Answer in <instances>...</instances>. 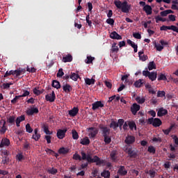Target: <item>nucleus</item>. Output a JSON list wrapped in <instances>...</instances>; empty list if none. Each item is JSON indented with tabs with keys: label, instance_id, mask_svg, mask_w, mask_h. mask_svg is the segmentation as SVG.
Returning <instances> with one entry per match:
<instances>
[{
	"label": "nucleus",
	"instance_id": "052dcab7",
	"mask_svg": "<svg viewBox=\"0 0 178 178\" xmlns=\"http://www.w3.org/2000/svg\"><path fill=\"white\" fill-rule=\"evenodd\" d=\"M65 74L63 72V69L60 68L58 72L57 73V77H62Z\"/></svg>",
	"mask_w": 178,
	"mask_h": 178
},
{
	"label": "nucleus",
	"instance_id": "49530a36",
	"mask_svg": "<svg viewBox=\"0 0 178 178\" xmlns=\"http://www.w3.org/2000/svg\"><path fill=\"white\" fill-rule=\"evenodd\" d=\"M48 173H50V175H56L58 173V170L54 168H49Z\"/></svg>",
	"mask_w": 178,
	"mask_h": 178
},
{
	"label": "nucleus",
	"instance_id": "c756f323",
	"mask_svg": "<svg viewBox=\"0 0 178 178\" xmlns=\"http://www.w3.org/2000/svg\"><path fill=\"white\" fill-rule=\"evenodd\" d=\"M89 163H97L96 162H90V161H87V162L82 163L80 165L79 170H83V169H86V168H88Z\"/></svg>",
	"mask_w": 178,
	"mask_h": 178
},
{
	"label": "nucleus",
	"instance_id": "69168bd1",
	"mask_svg": "<svg viewBox=\"0 0 178 178\" xmlns=\"http://www.w3.org/2000/svg\"><path fill=\"white\" fill-rule=\"evenodd\" d=\"M51 138H52V137L49 135H47L44 136V140H47V144H51Z\"/></svg>",
	"mask_w": 178,
	"mask_h": 178
},
{
	"label": "nucleus",
	"instance_id": "5fc2aeb1",
	"mask_svg": "<svg viewBox=\"0 0 178 178\" xmlns=\"http://www.w3.org/2000/svg\"><path fill=\"white\" fill-rule=\"evenodd\" d=\"M26 130L27 133H33V128H31V126H30V124H26Z\"/></svg>",
	"mask_w": 178,
	"mask_h": 178
},
{
	"label": "nucleus",
	"instance_id": "aec40b11",
	"mask_svg": "<svg viewBox=\"0 0 178 178\" xmlns=\"http://www.w3.org/2000/svg\"><path fill=\"white\" fill-rule=\"evenodd\" d=\"M77 113H79V108L77 107H74L72 110H70L68 111V114L70 115V116H72V118L76 116Z\"/></svg>",
	"mask_w": 178,
	"mask_h": 178
},
{
	"label": "nucleus",
	"instance_id": "0eeeda50",
	"mask_svg": "<svg viewBox=\"0 0 178 178\" xmlns=\"http://www.w3.org/2000/svg\"><path fill=\"white\" fill-rule=\"evenodd\" d=\"M99 129L102 131V135L103 137H106L111 134V129L107 127L100 126Z\"/></svg>",
	"mask_w": 178,
	"mask_h": 178
},
{
	"label": "nucleus",
	"instance_id": "39448f33",
	"mask_svg": "<svg viewBox=\"0 0 178 178\" xmlns=\"http://www.w3.org/2000/svg\"><path fill=\"white\" fill-rule=\"evenodd\" d=\"M161 31H167V30H172V31H175V33H178V27L175 25H171L170 26L163 25L160 27Z\"/></svg>",
	"mask_w": 178,
	"mask_h": 178
},
{
	"label": "nucleus",
	"instance_id": "f257e3e1",
	"mask_svg": "<svg viewBox=\"0 0 178 178\" xmlns=\"http://www.w3.org/2000/svg\"><path fill=\"white\" fill-rule=\"evenodd\" d=\"M81 155L76 153L73 155L72 159L75 161H88V162H95L97 166H104L105 165V160L101 159L98 156L95 155L91 156L90 154H87L84 151L81 152Z\"/></svg>",
	"mask_w": 178,
	"mask_h": 178
},
{
	"label": "nucleus",
	"instance_id": "bb28decb",
	"mask_svg": "<svg viewBox=\"0 0 178 178\" xmlns=\"http://www.w3.org/2000/svg\"><path fill=\"white\" fill-rule=\"evenodd\" d=\"M72 60H73V56H72V55L70 54L63 57V62H64V63H66L67 62H72Z\"/></svg>",
	"mask_w": 178,
	"mask_h": 178
},
{
	"label": "nucleus",
	"instance_id": "2eb2a0df",
	"mask_svg": "<svg viewBox=\"0 0 178 178\" xmlns=\"http://www.w3.org/2000/svg\"><path fill=\"white\" fill-rule=\"evenodd\" d=\"M117 173L120 176H126L127 175V170H126L124 165H120Z\"/></svg>",
	"mask_w": 178,
	"mask_h": 178
},
{
	"label": "nucleus",
	"instance_id": "58836bf2",
	"mask_svg": "<svg viewBox=\"0 0 178 178\" xmlns=\"http://www.w3.org/2000/svg\"><path fill=\"white\" fill-rule=\"evenodd\" d=\"M143 83H144V80L139 79L134 83V86H135V87L140 88V87H141V85H143Z\"/></svg>",
	"mask_w": 178,
	"mask_h": 178
},
{
	"label": "nucleus",
	"instance_id": "f704fd0d",
	"mask_svg": "<svg viewBox=\"0 0 178 178\" xmlns=\"http://www.w3.org/2000/svg\"><path fill=\"white\" fill-rule=\"evenodd\" d=\"M85 83L88 86H91V84H95V79L86 78L85 79Z\"/></svg>",
	"mask_w": 178,
	"mask_h": 178
},
{
	"label": "nucleus",
	"instance_id": "a18cd8bd",
	"mask_svg": "<svg viewBox=\"0 0 178 178\" xmlns=\"http://www.w3.org/2000/svg\"><path fill=\"white\" fill-rule=\"evenodd\" d=\"M20 98H22V96L20 95L15 96V98L11 100V104H13V105L16 104Z\"/></svg>",
	"mask_w": 178,
	"mask_h": 178
},
{
	"label": "nucleus",
	"instance_id": "680f3d73",
	"mask_svg": "<svg viewBox=\"0 0 178 178\" xmlns=\"http://www.w3.org/2000/svg\"><path fill=\"white\" fill-rule=\"evenodd\" d=\"M133 37L136 38V40H141V34H140V33H134Z\"/></svg>",
	"mask_w": 178,
	"mask_h": 178
},
{
	"label": "nucleus",
	"instance_id": "20e7f679",
	"mask_svg": "<svg viewBox=\"0 0 178 178\" xmlns=\"http://www.w3.org/2000/svg\"><path fill=\"white\" fill-rule=\"evenodd\" d=\"M147 124H152L154 127H159V126L162 125V121L159 118H150L147 120Z\"/></svg>",
	"mask_w": 178,
	"mask_h": 178
},
{
	"label": "nucleus",
	"instance_id": "f8f14e48",
	"mask_svg": "<svg viewBox=\"0 0 178 178\" xmlns=\"http://www.w3.org/2000/svg\"><path fill=\"white\" fill-rule=\"evenodd\" d=\"M92 111H97V109H98V108H104V104H102V101H97L94 102L92 104Z\"/></svg>",
	"mask_w": 178,
	"mask_h": 178
},
{
	"label": "nucleus",
	"instance_id": "a211bd4d",
	"mask_svg": "<svg viewBox=\"0 0 178 178\" xmlns=\"http://www.w3.org/2000/svg\"><path fill=\"white\" fill-rule=\"evenodd\" d=\"M32 138L35 141H38L41 138V134L38 133V129H34V134L32 136Z\"/></svg>",
	"mask_w": 178,
	"mask_h": 178
},
{
	"label": "nucleus",
	"instance_id": "13d9d810",
	"mask_svg": "<svg viewBox=\"0 0 178 178\" xmlns=\"http://www.w3.org/2000/svg\"><path fill=\"white\" fill-rule=\"evenodd\" d=\"M136 101H137L138 104H144V102H145V99L141 98L140 97H137Z\"/></svg>",
	"mask_w": 178,
	"mask_h": 178
},
{
	"label": "nucleus",
	"instance_id": "423d86ee",
	"mask_svg": "<svg viewBox=\"0 0 178 178\" xmlns=\"http://www.w3.org/2000/svg\"><path fill=\"white\" fill-rule=\"evenodd\" d=\"M88 131L89 132L90 138H95L97 134H98V129L95 127H89L88 128Z\"/></svg>",
	"mask_w": 178,
	"mask_h": 178
},
{
	"label": "nucleus",
	"instance_id": "1a4fd4ad",
	"mask_svg": "<svg viewBox=\"0 0 178 178\" xmlns=\"http://www.w3.org/2000/svg\"><path fill=\"white\" fill-rule=\"evenodd\" d=\"M67 132V129H58L57 131V138H59V140H63V138L65 137L66 133Z\"/></svg>",
	"mask_w": 178,
	"mask_h": 178
},
{
	"label": "nucleus",
	"instance_id": "5701e85b",
	"mask_svg": "<svg viewBox=\"0 0 178 178\" xmlns=\"http://www.w3.org/2000/svg\"><path fill=\"white\" fill-rule=\"evenodd\" d=\"M138 56L140 60H142V62H145L148 59V56L144 54V51H140L138 52Z\"/></svg>",
	"mask_w": 178,
	"mask_h": 178
},
{
	"label": "nucleus",
	"instance_id": "473e14b6",
	"mask_svg": "<svg viewBox=\"0 0 178 178\" xmlns=\"http://www.w3.org/2000/svg\"><path fill=\"white\" fill-rule=\"evenodd\" d=\"M51 86L56 88V90H59V88H60V83L56 80H54L52 81Z\"/></svg>",
	"mask_w": 178,
	"mask_h": 178
},
{
	"label": "nucleus",
	"instance_id": "a878e982",
	"mask_svg": "<svg viewBox=\"0 0 178 178\" xmlns=\"http://www.w3.org/2000/svg\"><path fill=\"white\" fill-rule=\"evenodd\" d=\"M63 91H65V92H70V91H72V88L70 84L65 83L63 86Z\"/></svg>",
	"mask_w": 178,
	"mask_h": 178
},
{
	"label": "nucleus",
	"instance_id": "4c0bfd02",
	"mask_svg": "<svg viewBox=\"0 0 178 178\" xmlns=\"http://www.w3.org/2000/svg\"><path fill=\"white\" fill-rule=\"evenodd\" d=\"M72 138L73 140H79V133L76 129L72 130Z\"/></svg>",
	"mask_w": 178,
	"mask_h": 178
},
{
	"label": "nucleus",
	"instance_id": "9d476101",
	"mask_svg": "<svg viewBox=\"0 0 178 178\" xmlns=\"http://www.w3.org/2000/svg\"><path fill=\"white\" fill-rule=\"evenodd\" d=\"M126 152L129 155L131 158H136L137 156V153L133 150V147L128 146L125 149Z\"/></svg>",
	"mask_w": 178,
	"mask_h": 178
},
{
	"label": "nucleus",
	"instance_id": "72a5a7b5",
	"mask_svg": "<svg viewBox=\"0 0 178 178\" xmlns=\"http://www.w3.org/2000/svg\"><path fill=\"white\" fill-rule=\"evenodd\" d=\"M79 78H80V76H79L78 74H76L74 72H72L71 75L70 76V79H71L74 81H77V80H79Z\"/></svg>",
	"mask_w": 178,
	"mask_h": 178
},
{
	"label": "nucleus",
	"instance_id": "2f4dec72",
	"mask_svg": "<svg viewBox=\"0 0 178 178\" xmlns=\"http://www.w3.org/2000/svg\"><path fill=\"white\" fill-rule=\"evenodd\" d=\"M156 76H157L156 72H152L149 74L148 78L149 79V80H151V81H155V80H156Z\"/></svg>",
	"mask_w": 178,
	"mask_h": 178
},
{
	"label": "nucleus",
	"instance_id": "79ce46f5",
	"mask_svg": "<svg viewBox=\"0 0 178 178\" xmlns=\"http://www.w3.org/2000/svg\"><path fill=\"white\" fill-rule=\"evenodd\" d=\"M69 152V149L65 147H60L58 150V154H63V155L67 154Z\"/></svg>",
	"mask_w": 178,
	"mask_h": 178
},
{
	"label": "nucleus",
	"instance_id": "4d7b16f0",
	"mask_svg": "<svg viewBox=\"0 0 178 178\" xmlns=\"http://www.w3.org/2000/svg\"><path fill=\"white\" fill-rule=\"evenodd\" d=\"M107 24H110V26H113L115 24V20L112 18H108L106 19Z\"/></svg>",
	"mask_w": 178,
	"mask_h": 178
},
{
	"label": "nucleus",
	"instance_id": "338daca9",
	"mask_svg": "<svg viewBox=\"0 0 178 178\" xmlns=\"http://www.w3.org/2000/svg\"><path fill=\"white\" fill-rule=\"evenodd\" d=\"M168 19L170 22H176V16L175 15H169Z\"/></svg>",
	"mask_w": 178,
	"mask_h": 178
},
{
	"label": "nucleus",
	"instance_id": "b1692460",
	"mask_svg": "<svg viewBox=\"0 0 178 178\" xmlns=\"http://www.w3.org/2000/svg\"><path fill=\"white\" fill-rule=\"evenodd\" d=\"M117 155H118V152L116 150H113L110 154L111 159L113 162L117 161L118 160V156H116Z\"/></svg>",
	"mask_w": 178,
	"mask_h": 178
},
{
	"label": "nucleus",
	"instance_id": "a19ab883",
	"mask_svg": "<svg viewBox=\"0 0 178 178\" xmlns=\"http://www.w3.org/2000/svg\"><path fill=\"white\" fill-rule=\"evenodd\" d=\"M104 141L106 145L111 144V143H112V138L109 136V135L108 136H104Z\"/></svg>",
	"mask_w": 178,
	"mask_h": 178
},
{
	"label": "nucleus",
	"instance_id": "e433bc0d",
	"mask_svg": "<svg viewBox=\"0 0 178 178\" xmlns=\"http://www.w3.org/2000/svg\"><path fill=\"white\" fill-rule=\"evenodd\" d=\"M16 118L15 116H9L7 118V123H10V124H15Z\"/></svg>",
	"mask_w": 178,
	"mask_h": 178
},
{
	"label": "nucleus",
	"instance_id": "de8ad7c7",
	"mask_svg": "<svg viewBox=\"0 0 178 178\" xmlns=\"http://www.w3.org/2000/svg\"><path fill=\"white\" fill-rule=\"evenodd\" d=\"M22 95H20L19 97L23 98V97H29L30 95V91L27 90H22Z\"/></svg>",
	"mask_w": 178,
	"mask_h": 178
},
{
	"label": "nucleus",
	"instance_id": "37998d69",
	"mask_svg": "<svg viewBox=\"0 0 178 178\" xmlns=\"http://www.w3.org/2000/svg\"><path fill=\"white\" fill-rule=\"evenodd\" d=\"M156 65H155V63L154 61L149 62L148 64V70H153V69H156Z\"/></svg>",
	"mask_w": 178,
	"mask_h": 178
},
{
	"label": "nucleus",
	"instance_id": "3c124183",
	"mask_svg": "<svg viewBox=\"0 0 178 178\" xmlns=\"http://www.w3.org/2000/svg\"><path fill=\"white\" fill-rule=\"evenodd\" d=\"M24 120H26L24 115H21L17 118L15 122H17V123H22V122H24Z\"/></svg>",
	"mask_w": 178,
	"mask_h": 178
},
{
	"label": "nucleus",
	"instance_id": "cd10ccee",
	"mask_svg": "<svg viewBox=\"0 0 178 178\" xmlns=\"http://www.w3.org/2000/svg\"><path fill=\"white\" fill-rule=\"evenodd\" d=\"M128 126L130 130H137V125L134 121L128 122Z\"/></svg>",
	"mask_w": 178,
	"mask_h": 178
},
{
	"label": "nucleus",
	"instance_id": "ddd939ff",
	"mask_svg": "<svg viewBox=\"0 0 178 178\" xmlns=\"http://www.w3.org/2000/svg\"><path fill=\"white\" fill-rule=\"evenodd\" d=\"M136 141V137L133 136H128L126 137L124 143L127 144V145H130V144H134Z\"/></svg>",
	"mask_w": 178,
	"mask_h": 178
},
{
	"label": "nucleus",
	"instance_id": "0e129e2a",
	"mask_svg": "<svg viewBox=\"0 0 178 178\" xmlns=\"http://www.w3.org/2000/svg\"><path fill=\"white\" fill-rule=\"evenodd\" d=\"M117 123L118 124V127H122V126H123V124H124V120L119 119Z\"/></svg>",
	"mask_w": 178,
	"mask_h": 178
},
{
	"label": "nucleus",
	"instance_id": "8fccbe9b",
	"mask_svg": "<svg viewBox=\"0 0 178 178\" xmlns=\"http://www.w3.org/2000/svg\"><path fill=\"white\" fill-rule=\"evenodd\" d=\"M165 95H166V92H165V91L163 90H159L157 92V97L158 98H163V97H165Z\"/></svg>",
	"mask_w": 178,
	"mask_h": 178
},
{
	"label": "nucleus",
	"instance_id": "dca6fc26",
	"mask_svg": "<svg viewBox=\"0 0 178 178\" xmlns=\"http://www.w3.org/2000/svg\"><path fill=\"white\" fill-rule=\"evenodd\" d=\"M10 145V140L8 138L2 139L0 143V148H3V147H9Z\"/></svg>",
	"mask_w": 178,
	"mask_h": 178
},
{
	"label": "nucleus",
	"instance_id": "9b49d317",
	"mask_svg": "<svg viewBox=\"0 0 178 178\" xmlns=\"http://www.w3.org/2000/svg\"><path fill=\"white\" fill-rule=\"evenodd\" d=\"M40 111H38V108L37 107H31L26 110V115L28 116H33L35 113H38Z\"/></svg>",
	"mask_w": 178,
	"mask_h": 178
},
{
	"label": "nucleus",
	"instance_id": "6ab92c4d",
	"mask_svg": "<svg viewBox=\"0 0 178 178\" xmlns=\"http://www.w3.org/2000/svg\"><path fill=\"white\" fill-rule=\"evenodd\" d=\"M110 52L111 54H118L119 52V47H118V44L116 42H113L112 44Z\"/></svg>",
	"mask_w": 178,
	"mask_h": 178
},
{
	"label": "nucleus",
	"instance_id": "4468645a",
	"mask_svg": "<svg viewBox=\"0 0 178 178\" xmlns=\"http://www.w3.org/2000/svg\"><path fill=\"white\" fill-rule=\"evenodd\" d=\"M140 105L137 104V103H134L131 107V112L134 115H137V112L140 111Z\"/></svg>",
	"mask_w": 178,
	"mask_h": 178
},
{
	"label": "nucleus",
	"instance_id": "603ef678",
	"mask_svg": "<svg viewBox=\"0 0 178 178\" xmlns=\"http://www.w3.org/2000/svg\"><path fill=\"white\" fill-rule=\"evenodd\" d=\"M166 81V80H168V79L166 78V76L163 74H160V75L158 77V81Z\"/></svg>",
	"mask_w": 178,
	"mask_h": 178
},
{
	"label": "nucleus",
	"instance_id": "09e8293b",
	"mask_svg": "<svg viewBox=\"0 0 178 178\" xmlns=\"http://www.w3.org/2000/svg\"><path fill=\"white\" fill-rule=\"evenodd\" d=\"M1 162L3 165H8L9 163V157L8 156H3Z\"/></svg>",
	"mask_w": 178,
	"mask_h": 178
},
{
	"label": "nucleus",
	"instance_id": "bf43d9fd",
	"mask_svg": "<svg viewBox=\"0 0 178 178\" xmlns=\"http://www.w3.org/2000/svg\"><path fill=\"white\" fill-rule=\"evenodd\" d=\"M86 22L88 23L89 27H91V26H92V22L91 20H90V14H88L86 16Z\"/></svg>",
	"mask_w": 178,
	"mask_h": 178
},
{
	"label": "nucleus",
	"instance_id": "4be33fe9",
	"mask_svg": "<svg viewBox=\"0 0 178 178\" xmlns=\"http://www.w3.org/2000/svg\"><path fill=\"white\" fill-rule=\"evenodd\" d=\"M165 115H168V110L162 108H160L157 112V116L159 118H161L162 116H165Z\"/></svg>",
	"mask_w": 178,
	"mask_h": 178
},
{
	"label": "nucleus",
	"instance_id": "393cba45",
	"mask_svg": "<svg viewBox=\"0 0 178 178\" xmlns=\"http://www.w3.org/2000/svg\"><path fill=\"white\" fill-rule=\"evenodd\" d=\"M90 139L87 136L81 139L80 141V144H81L82 145H90Z\"/></svg>",
	"mask_w": 178,
	"mask_h": 178
},
{
	"label": "nucleus",
	"instance_id": "412c9836",
	"mask_svg": "<svg viewBox=\"0 0 178 178\" xmlns=\"http://www.w3.org/2000/svg\"><path fill=\"white\" fill-rule=\"evenodd\" d=\"M110 38H112V40H122V35H119L116 31H113L110 34Z\"/></svg>",
	"mask_w": 178,
	"mask_h": 178
},
{
	"label": "nucleus",
	"instance_id": "ea45409f",
	"mask_svg": "<svg viewBox=\"0 0 178 178\" xmlns=\"http://www.w3.org/2000/svg\"><path fill=\"white\" fill-rule=\"evenodd\" d=\"M154 48H156V51H159V52H161L162 49H163V46L159 43H154Z\"/></svg>",
	"mask_w": 178,
	"mask_h": 178
},
{
	"label": "nucleus",
	"instance_id": "e2e57ef3",
	"mask_svg": "<svg viewBox=\"0 0 178 178\" xmlns=\"http://www.w3.org/2000/svg\"><path fill=\"white\" fill-rule=\"evenodd\" d=\"M87 61L86 63L90 64V63H92V60H94V59H95V58L92 57L91 56H88L87 57Z\"/></svg>",
	"mask_w": 178,
	"mask_h": 178
},
{
	"label": "nucleus",
	"instance_id": "c9c22d12",
	"mask_svg": "<svg viewBox=\"0 0 178 178\" xmlns=\"http://www.w3.org/2000/svg\"><path fill=\"white\" fill-rule=\"evenodd\" d=\"M118 127H119V124H118V122H116L115 121H111L110 124V128L113 129V130H116Z\"/></svg>",
	"mask_w": 178,
	"mask_h": 178
},
{
	"label": "nucleus",
	"instance_id": "774afa93",
	"mask_svg": "<svg viewBox=\"0 0 178 178\" xmlns=\"http://www.w3.org/2000/svg\"><path fill=\"white\" fill-rule=\"evenodd\" d=\"M131 46L132 48H134V52H135V53L137 52L138 46L137 44H136V43H134V42H132V44H131Z\"/></svg>",
	"mask_w": 178,
	"mask_h": 178
},
{
	"label": "nucleus",
	"instance_id": "c03bdc74",
	"mask_svg": "<svg viewBox=\"0 0 178 178\" xmlns=\"http://www.w3.org/2000/svg\"><path fill=\"white\" fill-rule=\"evenodd\" d=\"M10 86H13V83L10 82V83H3V90H8L10 88Z\"/></svg>",
	"mask_w": 178,
	"mask_h": 178
},
{
	"label": "nucleus",
	"instance_id": "c85d7f7f",
	"mask_svg": "<svg viewBox=\"0 0 178 178\" xmlns=\"http://www.w3.org/2000/svg\"><path fill=\"white\" fill-rule=\"evenodd\" d=\"M42 129H43L44 133H45V134L51 136L52 134V133H53V132H50L49 127H48V125H47L45 124H44L42 125Z\"/></svg>",
	"mask_w": 178,
	"mask_h": 178
},
{
	"label": "nucleus",
	"instance_id": "7c9ffc66",
	"mask_svg": "<svg viewBox=\"0 0 178 178\" xmlns=\"http://www.w3.org/2000/svg\"><path fill=\"white\" fill-rule=\"evenodd\" d=\"M102 177L104 178H110L111 177V172L109 170H104L102 172H101Z\"/></svg>",
	"mask_w": 178,
	"mask_h": 178
},
{
	"label": "nucleus",
	"instance_id": "f03ea898",
	"mask_svg": "<svg viewBox=\"0 0 178 178\" xmlns=\"http://www.w3.org/2000/svg\"><path fill=\"white\" fill-rule=\"evenodd\" d=\"M114 5L118 9H121L122 13H129L131 9V5L129 4L126 1L122 2L120 0H115Z\"/></svg>",
	"mask_w": 178,
	"mask_h": 178
},
{
	"label": "nucleus",
	"instance_id": "6e6d98bb",
	"mask_svg": "<svg viewBox=\"0 0 178 178\" xmlns=\"http://www.w3.org/2000/svg\"><path fill=\"white\" fill-rule=\"evenodd\" d=\"M42 92V91L38 90L37 88H33V94H35V95H41Z\"/></svg>",
	"mask_w": 178,
	"mask_h": 178
},
{
	"label": "nucleus",
	"instance_id": "6e6552de",
	"mask_svg": "<svg viewBox=\"0 0 178 178\" xmlns=\"http://www.w3.org/2000/svg\"><path fill=\"white\" fill-rule=\"evenodd\" d=\"M46 101L49 102H55V99H56V96L55 95V91H52L51 94H47L45 95Z\"/></svg>",
	"mask_w": 178,
	"mask_h": 178
},
{
	"label": "nucleus",
	"instance_id": "7ed1b4c3",
	"mask_svg": "<svg viewBox=\"0 0 178 178\" xmlns=\"http://www.w3.org/2000/svg\"><path fill=\"white\" fill-rule=\"evenodd\" d=\"M26 73V68H18L15 70L6 71L4 74L3 77L6 79L8 76H16V77H19L22 74H24Z\"/></svg>",
	"mask_w": 178,
	"mask_h": 178
},
{
	"label": "nucleus",
	"instance_id": "f3484780",
	"mask_svg": "<svg viewBox=\"0 0 178 178\" xmlns=\"http://www.w3.org/2000/svg\"><path fill=\"white\" fill-rule=\"evenodd\" d=\"M143 10L145 12L146 15L147 16H149V15H152V7L149 5H146L143 7Z\"/></svg>",
	"mask_w": 178,
	"mask_h": 178
},
{
	"label": "nucleus",
	"instance_id": "864d4df0",
	"mask_svg": "<svg viewBox=\"0 0 178 178\" xmlns=\"http://www.w3.org/2000/svg\"><path fill=\"white\" fill-rule=\"evenodd\" d=\"M147 151L150 154H155V152H156V149L154 148V146H149L147 148Z\"/></svg>",
	"mask_w": 178,
	"mask_h": 178
}]
</instances>
